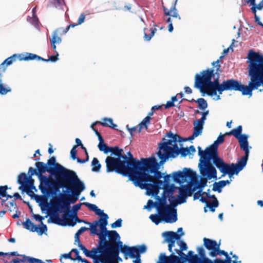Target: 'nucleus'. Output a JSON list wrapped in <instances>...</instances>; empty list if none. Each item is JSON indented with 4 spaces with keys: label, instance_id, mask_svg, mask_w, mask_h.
I'll use <instances>...</instances> for the list:
<instances>
[{
    "label": "nucleus",
    "instance_id": "2",
    "mask_svg": "<svg viewBox=\"0 0 263 263\" xmlns=\"http://www.w3.org/2000/svg\"><path fill=\"white\" fill-rule=\"evenodd\" d=\"M46 164L51 178L55 180L56 187L53 189L55 193H58V196L52 198V204L63 210L70 208V204L75 203L85 190L84 182L75 171L57 163L54 156L48 159Z\"/></svg>",
    "mask_w": 263,
    "mask_h": 263
},
{
    "label": "nucleus",
    "instance_id": "20",
    "mask_svg": "<svg viewBox=\"0 0 263 263\" xmlns=\"http://www.w3.org/2000/svg\"><path fill=\"white\" fill-rule=\"evenodd\" d=\"M126 245L123 246V242L120 239H117L113 243V246H110L108 251L112 252L114 255L119 257L120 252L122 253L124 255V258L127 259V252L128 250L125 247Z\"/></svg>",
    "mask_w": 263,
    "mask_h": 263
},
{
    "label": "nucleus",
    "instance_id": "10",
    "mask_svg": "<svg viewBox=\"0 0 263 263\" xmlns=\"http://www.w3.org/2000/svg\"><path fill=\"white\" fill-rule=\"evenodd\" d=\"M198 167L202 177L200 178V181L197 177L193 184L191 189L194 192L197 189L203 190L207 185L208 180L212 178L217 179V171L211 163V161L200 157Z\"/></svg>",
    "mask_w": 263,
    "mask_h": 263
},
{
    "label": "nucleus",
    "instance_id": "64",
    "mask_svg": "<svg viewBox=\"0 0 263 263\" xmlns=\"http://www.w3.org/2000/svg\"><path fill=\"white\" fill-rule=\"evenodd\" d=\"M39 259L31 256H26V263H38Z\"/></svg>",
    "mask_w": 263,
    "mask_h": 263
},
{
    "label": "nucleus",
    "instance_id": "9",
    "mask_svg": "<svg viewBox=\"0 0 263 263\" xmlns=\"http://www.w3.org/2000/svg\"><path fill=\"white\" fill-rule=\"evenodd\" d=\"M249 76L250 78V85L251 96L252 91L261 85H263V60L254 55L251 52L248 53Z\"/></svg>",
    "mask_w": 263,
    "mask_h": 263
},
{
    "label": "nucleus",
    "instance_id": "43",
    "mask_svg": "<svg viewBox=\"0 0 263 263\" xmlns=\"http://www.w3.org/2000/svg\"><path fill=\"white\" fill-rule=\"evenodd\" d=\"M98 248L97 247L96 248H93L91 250H89L86 248H85L82 251L84 255L88 258H92L93 257V254H98Z\"/></svg>",
    "mask_w": 263,
    "mask_h": 263
},
{
    "label": "nucleus",
    "instance_id": "5",
    "mask_svg": "<svg viewBox=\"0 0 263 263\" xmlns=\"http://www.w3.org/2000/svg\"><path fill=\"white\" fill-rule=\"evenodd\" d=\"M40 158L34 159L37 162L35 163V168L30 167L28 169L29 173H31V176H36L40 182L39 189L43 195L52 198H57L58 193H55L53 187H56L50 180V175H46V172L49 173L47 164L43 162L38 161Z\"/></svg>",
    "mask_w": 263,
    "mask_h": 263
},
{
    "label": "nucleus",
    "instance_id": "26",
    "mask_svg": "<svg viewBox=\"0 0 263 263\" xmlns=\"http://www.w3.org/2000/svg\"><path fill=\"white\" fill-rule=\"evenodd\" d=\"M95 213L96 215L100 217L96 221H99L100 224L103 227H106L108 224V219L109 218L108 215L105 213L103 210L99 209L98 207L95 211Z\"/></svg>",
    "mask_w": 263,
    "mask_h": 263
},
{
    "label": "nucleus",
    "instance_id": "56",
    "mask_svg": "<svg viewBox=\"0 0 263 263\" xmlns=\"http://www.w3.org/2000/svg\"><path fill=\"white\" fill-rule=\"evenodd\" d=\"M51 4L55 8H62L64 4V0H50Z\"/></svg>",
    "mask_w": 263,
    "mask_h": 263
},
{
    "label": "nucleus",
    "instance_id": "33",
    "mask_svg": "<svg viewBox=\"0 0 263 263\" xmlns=\"http://www.w3.org/2000/svg\"><path fill=\"white\" fill-rule=\"evenodd\" d=\"M204 122L200 119L196 120L194 122V131L197 135H201L203 128Z\"/></svg>",
    "mask_w": 263,
    "mask_h": 263
},
{
    "label": "nucleus",
    "instance_id": "16",
    "mask_svg": "<svg viewBox=\"0 0 263 263\" xmlns=\"http://www.w3.org/2000/svg\"><path fill=\"white\" fill-rule=\"evenodd\" d=\"M187 249V245L182 240V263H214L207 257L200 258L198 255L194 254L192 251H189L187 254L183 252Z\"/></svg>",
    "mask_w": 263,
    "mask_h": 263
},
{
    "label": "nucleus",
    "instance_id": "49",
    "mask_svg": "<svg viewBox=\"0 0 263 263\" xmlns=\"http://www.w3.org/2000/svg\"><path fill=\"white\" fill-rule=\"evenodd\" d=\"M11 88L7 85L3 84L2 79H0V94L5 95L7 93L11 92Z\"/></svg>",
    "mask_w": 263,
    "mask_h": 263
},
{
    "label": "nucleus",
    "instance_id": "34",
    "mask_svg": "<svg viewBox=\"0 0 263 263\" xmlns=\"http://www.w3.org/2000/svg\"><path fill=\"white\" fill-rule=\"evenodd\" d=\"M194 193L191 188L182 185V203L185 202L186 197L192 196Z\"/></svg>",
    "mask_w": 263,
    "mask_h": 263
},
{
    "label": "nucleus",
    "instance_id": "53",
    "mask_svg": "<svg viewBox=\"0 0 263 263\" xmlns=\"http://www.w3.org/2000/svg\"><path fill=\"white\" fill-rule=\"evenodd\" d=\"M212 190L213 191H217L218 193L221 192V189L224 186L221 181L218 182H215L213 185Z\"/></svg>",
    "mask_w": 263,
    "mask_h": 263
},
{
    "label": "nucleus",
    "instance_id": "54",
    "mask_svg": "<svg viewBox=\"0 0 263 263\" xmlns=\"http://www.w3.org/2000/svg\"><path fill=\"white\" fill-rule=\"evenodd\" d=\"M219 205V202L218 200L212 201V202L206 203V207H208L210 209V210L212 212H214L215 211V208L218 207Z\"/></svg>",
    "mask_w": 263,
    "mask_h": 263
},
{
    "label": "nucleus",
    "instance_id": "60",
    "mask_svg": "<svg viewBox=\"0 0 263 263\" xmlns=\"http://www.w3.org/2000/svg\"><path fill=\"white\" fill-rule=\"evenodd\" d=\"M83 205L86 206L90 211L95 212L97 210L98 206L92 203H90L87 202H83Z\"/></svg>",
    "mask_w": 263,
    "mask_h": 263
},
{
    "label": "nucleus",
    "instance_id": "41",
    "mask_svg": "<svg viewBox=\"0 0 263 263\" xmlns=\"http://www.w3.org/2000/svg\"><path fill=\"white\" fill-rule=\"evenodd\" d=\"M29 178L28 174L21 173L17 177V183L21 185H25L28 182Z\"/></svg>",
    "mask_w": 263,
    "mask_h": 263
},
{
    "label": "nucleus",
    "instance_id": "40",
    "mask_svg": "<svg viewBox=\"0 0 263 263\" xmlns=\"http://www.w3.org/2000/svg\"><path fill=\"white\" fill-rule=\"evenodd\" d=\"M196 152V149L193 145L189 147H183L182 146V157H185L190 155H193Z\"/></svg>",
    "mask_w": 263,
    "mask_h": 263
},
{
    "label": "nucleus",
    "instance_id": "59",
    "mask_svg": "<svg viewBox=\"0 0 263 263\" xmlns=\"http://www.w3.org/2000/svg\"><path fill=\"white\" fill-rule=\"evenodd\" d=\"M163 108V105H155L152 107L150 112H148L147 115L151 117V116L153 115L154 113L156 112V110L162 109Z\"/></svg>",
    "mask_w": 263,
    "mask_h": 263
},
{
    "label": "nucleus",
    "instance_id": "39",
    "mask_svg": "<svg viewBox=\"0 0 263 263\" xmlns=\"http://www.w3.org/2000/svg\"><path fill=\"white\" fill-rule=\"evenodd\" d=\"M188 101V100H187ZM190 102L195 101L197 104L198 107L201 110H205L208 107V103L203 98H199L197 100H195L194 99H192L191 100H189Z\"/></svg>",
    "mask_w": 263,
    "mask_h": 263
},
{
    "label": "nucleus",
    "instance_id": "52",
    "mask_svg": "<svg viewBox=\"0 0 263 263\" xmlns=\"http://www.w3.org/2000/svg\"><path fill=\"white\" fill-rule=\"evenodd\" d=\"M173 260H170L166 255L165 253H161L159 256V260L157 263H172Z\"/></svg>",
    "mask_w": 263,
    "mask_h": 263
},
{
    "label": "nucleus",
    "instance_id": "55",
    "mask_svg": "<svg viewBox=\"0 0 263 263\" xmlns=\"http://www.w3.org/2000/svg\"><path fill=\"white\" fill-rule=\"evenodd\" d=\"M157 203L153 201L152 199H149L146 205L144 206V209H147L148 211L151 210L153 208H156Z\"/></svg>",
    "mask_w": 263,
    "mask_h": 263
},
{
    "label": "nucleus",
    "instance_id": "46",
    "mask_svg": "<svg viewBox=\"0 0 263 263\" xmlns=\"http://www.w3.org/2000/svg\"><path fill=\"white\" fill-rule=\"evenodd\" d=\"M17 57L16 54H13L10 57L6 59L2 63L1 66H8L11 65L15 60Z\"/></svg>",
    "mask_w": 263,
    "mask_h": 263
},
{
    "label": "nucleus",
    "instance_id": "44",
    "mask_svg": "<svg viewBox=\"0 0 263 263\" xmlns=\"http://www.w3.org/2000/svg\"><path fill=\"white\" fill-rule=\"evenodd\" d=\"M151 117L147 115L139 124L138 132L140 133L142 129L145 128H147V125L150 123Z\"/></svg>",
    "mask_w": 263,
    "mask_h": 263
},
{
    "label": "nucleus",
    "instance_id": "45",
    "mask_svg": "<svg viewBox=\"0 0 263 263\" xmlns=\"http://www.w3.org/2000/svg\"><path fill=\"white\" fill-rule=\"evenodd\" d=\"M91 171L93 172H99L101 168V165L97 158H93L91 161Z\"/></svg>",
    "mask_w": 263,
    "mask_h": 263
},
{
    "label": "nucleus",
    "instance_id": "22",
    "mask_svg": "<svg viewBox=\"0 0 263 263\" xmlns=\"http://www.w3.org/2000/svg\"><path fill=\"white\" fill-rule=\"evenodd\" d=\"M177 235V234L173 231H165L162 234L164 242L168 243V250L170 252H172V249L175 246Z\"/></svg>",
    "mask_w": 263,
    "mask_h": 263
},
{
    "label": "nucleus",
    "instance_id": "6",
    "mask_svg": "<svg viewBox=\"0 0 263 263\" xmlns=\"http://www.w3.org/2000/svg\"><path fill=\"white\" fill-rule=\"evenodd\" d=\"M210 88L205 93L208 96H216L217 100L220 99V95H221L223 91L234 90L240 91L242 95H249L251 97V90L250 82L248 86H245L237 80L234 79H229L224 80L221 84L217 81V79L213 81L211 83Z\"/></svg>",
    "mask_w": 263,
    "mask_h": 263
},
{
    "label": "nucleus",
    "instance_id": "32",
    "mask_svg": "<svg viewBox=\"0 0 263 263\" xmlns=\"http://www.w3.org/2000/svg\"><path fill=\"white\" fill-rule=\"evenodd\" d=\"M108 238L110 246H113V243L117 241V239H120V236L119 234L116 230H107Z\"/></svg>",
    "mask_w": 263,
    "mask_h": 263
},
{
    "label": "nucleus",
    "instance_id": "47",
    "mask_svg": "<svg viewBox=\"0 0 263 263\" xmlns=\"http://www.w3.org/2000/svg\"><path fill=\"white\" fill-rule=\"evenodd\" d=\"M220 243L219 242L216 248V249H215L214 251H211L210 252V255L211 256L215 257L217 255H224V256H225L226 255H227L228 253L227 252H226L224 250H221L220 249Z\"/></svg>",
    "mask_w": 263,
    "mask_h": 263
},
{
    "label": "nucleus",
    "instance_id": "50",
    "mask_svg": "<svg viewBox=\"0 0 263 263\" xmlns=\"http://www.w3.org/2000/svg\"><path fill=\"white\" fill-rule=\"evenodd\" d=\"M98 147L100 151L103 152L105 154H108L110 152L111 146H109L105 142L98 145Z\"/></svg>",
    "mask_w": 263,
    "mask_h": 263
},
{
    "label": "nucleus",
    "instance_id": "29",
    "mask_svg": "<svg viewBox=\"0 0 263 263\" xmlns=\"http://www.w3.org/2000/svg\"><path fill=\"white\" fill-rule=\"evenodd\" d=\"M167 195L165 194L164 191L162 193V199L157 204L156 209L157 211L170 208V204L167 203Z\"/></svg>",
    "mask_w": 263,
    "mask_h": 263
},
{
    "label": "nucleus",
    "instance_id": "8",
    "mask_svg": "<svg viewBox=\"0 0 263 263\" xmlns=\"http://www.w3.org/2000/svg\"><path fill=\"white\" fill-rule=\"evenodd\" d=\"M224 141V136L220 134L214 142L202 151L201 147L198 146V155L200 157L212 160L214 164L222 173V176L227 174L228 170L230 168L229 164L224 163L222 159L218 156V145L222 143Z\"/></svg>",
    "mask_w": 263,
    "mask_h": 263
},
{
    "label": "nucleus",
    "instance_id": "14",
    "mask_svg": "<svg viewBox=\"0 0 263 263\" xmlns=\"http://www.w3.org/2000/svg\"><path fill=\"white\" fill-rule=\"evenodd\" d=\"M32 217L36 221L40 222L39 225L35 224L33 223L29 218H26V220L22 223L24 228L30 232H36L40 236L42 235L43 234H46L47 232L48 228L47 226L43 223V220H44L47 216H42L39 214L32 213Z\"/></svg>",
    "mask_w": 263,
    "mask_h": 263
},
{
    "label": "nucleus",
    "instance_id": "24",
    "mask_svg": "<svg viewBox=\"0 0 263 263\" xmlns=\"http://www.w3.org/2000/svg\"><path fill=\"white\" fill-rule=\"evenodd\" d=\"M108 251H101L99 250L98 254H94L93 257L91 259L93 260V263H111L110 261H108Z\"/></svg>",
    "mask_w": 263,
    "mask_h": 263
},
{
    "label": "nucleus",
    "instance_id": "12",
    "mask_svg": "<svg viewBox=\"0 0 263 263\" xmlns=\"http://www.w3.org/2000/svg\"><path fill=\"white\" fill-rule=\"evenodd\" d=\"M90 234L91 235H97L99 237V242L97 248L101 251H108L110 248L106 227H103L99 221H93L91 226L89 228Z\"/></svg>",
    "mask_w": 263,
    "mask_h": 263
},
{
    "label": "nucleus",
    "instance_id": "21",
    "mask_svg": "<svg viewBox=\"0 0 263 263\" xmlns=\"http://www.w3.org/2000/svg\"><path fill=\"white\" fill-rule=\"evenodd\" d=\"M125 247L128 250L127 257L129 256L130 258H135V257L137 256L141 257V255L146 253L147 250V247L145 244L132 247Z\"/></svg>",
    "mask_w": 263,
    "mask_h": 263
},
{
    "label": "nucleus",
    "instance_id": "27",
    "mask_svg": "<svg viewBox=\"0 0 263 263\" xmlns=\"http://www.w3.org/2000/svg\"><path fill=\"white\" fill-rule=\"evenodd\" d=\"M110 151V153H111V155H114L115 159L122 160V159H126L127 158V156L123 154V149L118 146H111Z\"/></svg>",
    "mask_w": 263,
    "mask_h": 263
},
{
    "label": "nucleus",
    "instance_id": "48",
    "mask_svg": "<svg viewBox=\"0 0 263 263\" xmlns=\"http://www.w3.org/2000/svg\"><path fill=\"white\" fill-rule=\"evenodd\" d=\"M27 20L28 22H29L32 25H33L35 28L39 29H40V21L37 16H34L32 17L30 16H28Z\"/></svg>",
    "mask_w": 263,
    "mask_h": 263
},
{
    "label": "nucleus",
    "instance_id": "17",
    "mask_svg": "<svg viewBox=\"0 0 263 263\" xmlns=\"http://www.w3.org/2000/svg\"><path fill=\"white\" fill-rule=\"evenodd\" d=\"M127 154V158L126 159H123L122 161L125 162V165L129 175L133 174L136 175L137 168L140 166V161L135 158L130 152H128Z\"/></svg>",
    "mask_w": 263,
    "mask_h": 263
},
{
    "label": "nucleus",
    "instance_id": "42",
    "mask_svg": "<svg viewBox=\"0 0 263 263\" xmlns=\"http://www.w3.org/2000/svg\"><path fill=\"white\" fill-rule=\"evenodd\" d=\"M242 126L241 125L238 126L236 128L233 129L231 132L227 133L228 135H233L237 139L242 137Z\"/></svg>",
    "mask_w": 263,
    "mask_h": 263
},
{
    "label": "nucleus",
    "instance_id": "18",
    "mask_svg": "<svg viewBox=\"0 0 263 263\" xmlns=\"http://www.w3.org/2000/svg\"><path fill=\"white\" fill-rule=\"evenodd\" d=\"M32 190H34L35 192H37V189H36L35 186H34V187H26V189H25V192L26 194L31 198H32L33 196H34L36 197L35 200L36 202L39 203V206L41 207V212L42 213H46L47 211V209L46 208H45L42 205V203L45 202V200H47L48 198H50L51 200L52 201L51 204L53 203L52 200V197H47V196L43 195V194L42 195H37L35 194L33 192H32Z\"/></svg>",
    "mask_w": 263,
    "mask_h": 263
},
{
    "label": "nucleus",
    "instance_id": "31",
    "mask_svg": "<svg viewBox=\"0 0 263 263\" xmlns=\"http://www.w3.org/2000/svg\"><path fill=\"white\" fill-rule=\"evenodd\" d=\"M177 1L178 0H176V1L172 4L170 10H168L166 7L163 6V9L165 15L172 16L174 17H177L178 16H179L177 14V10L176 9V5L177 4Z\"/></svg>",
    "mask_w": 263,
    "mask_h": 263
},
{
    "label": "nucleus",
    "instance_id": "57",
    "mask_svg": "<svg viewBox=\"0 0 263 263\" xmlns=\"http://www.w3.org/2000/svg\"><path fill=\"white\" fill-rule=\"evenodd\" d=\"M226 257L225 260H222L220 258H217L214 260V263H231V258L229 256L228 253H227V255H226L224 256Z\"/></svg>",
    "mask_w": 263,
    "mask_h": 263
},
{
    "label": "nucleus",
    "instance_id": "15",
    "mask_svg": "<svg viewBox=\"0 0 263 263\" xmlns=\"http://www.w3.org/2000/svg\"><path fill=\"white\" fill-rule=\"evenodd\" d=\"M106 172H115L124 177L129 176L124 161L115 159V157L108 156L105 159Z\"/></svg>",
    "mask_w": 263,
    "mask_h": 263
},
{
    "label": "nucleus",
    "instance_id": "61",
    "mask_svg": "<svg viewBox=\"0 0 263 263\" xmlns=\"http://www.w3.org/2000/svg\"><path fill=\"white\" fill-rule=\"evenodd\" d=\"M10 189L7 185L0 186V199L4 198V196L6 195V191Z\"/></svg>",
    "mask_w": 263,
    "mask_h": 263
},
{
    "label": "nucleus",
    "instance_id": "35",
    "mask_svg": "<svg viewBox=\"0 0 263 263\" xmlns=\"http://www.w3.org/2000/svg\"><path fill=\"white\" fill-rule=\"evenodd\" d=\"M61 29H56L53 31L51 38L50 39V43L58 45L62 43V38L58 36L59 32L60 31Z\"/></svg>",
    "mask_w": 263,
    "mask_h": 263
},
{
    "label": "nucleus",
    "instance_id": "3",
    "mask_svg": "<svg viewBox=\"0 0 263 263\" xmlns=\"http://www.w3.org/2000/svg\"><path fill=\"white\" fill-rule=\"evenodd\" d=\"M46 164L51 178L55 180L56 187L53 189L55 193H58V196L52 198V204L63 210L70 208V204L75 203L85 190L84 182L75 171L57 163L54 156L48 159Z\"/></svg>",
    "mask_w": 263,
    "mask_h": 263
},
{
    "label": "nucleus",
    "instance_id": "25",
    "mask_svg": "<svg viewBox=\"0 0 263 263\" xmlns=\"http://www.w3.org/2000/svg\"><path fill=\"white\" fill-rule=\"evenodd\" d=\"M82 205H83V203H81V202L78 203L73 205L72 207H71L70 204L69 205L70 208H66V209H65L64 210H63L61 208L57 206L56 205H54L53 204H52V205L53 206V207L61 210V212L63 213L64 214H65L67 212H68V213L70 212V213H72V215L78 214V212L81 210V208Z\"/></svg>",
    "mask_w": 263,
    "mask_h": 263
},
{
    "label": "nucleus",
    "instance_id": "13",
    "mask_svg": "<svg viewBox=\"0 0 263 263\" xmlns=\"http://www.w3.org/2000/svg\"><path fill=\"white\" fill-rule=\"evenodd\" d=\"M149 218L156 225L162 222L174 223L178 219L177 209L169 208L162 209L157 211V213L150 215Z\"/></svg>",
    "mask_w": 263,
    "mask_h": 263
},
{
    "label": "nucleus",
    "instance_id": "38",
    "mask_svg": "<svg viewBox=\"0 0 263 263\" xmlns=\"http://www.w3.org/2000/svg\"><path fill=\"white\" fill-rule=\"evenodd\" d=\"M177 96H181V92L178 93L176 96L172 97L171 98V100L167 101L165 105L163 104L164 109H167L170 108L175 106V102L178 101Z\"/></svg>",
    "mask_w": 263,
    "mask_h": 263
},
{
    "label": "nucleus",
    "instance_id": "62",
    "mask_svg": "<svg viewBox=\"0 0 263 263\" xmlns=\"http://www.w3.org/2000/svg\"><path fill=\"white\" fill-rule=\"evenodd\" d=\"M70 157L73 160H75L78 158L77 150L76 146H73L70 151Z\"/></svg>",
    "mask_w": 263,
    "mask_h": 263
},
{
    "label": "nucleus",
    "instance_id": "36",
    "mask_svg": "<svg viewBox=\"0 0 263 263\" xmlns=\"http://www.w3.org/2000/svg\"><path fill=\"white\" fill-rule=\"evenodd\" d=\"M103 122L101 123V125L103 127H110L113 129L118 130L116 128L117 125L113 123L112 119L109 118H104L103 119Z\"/></svg>",
    "mask_w": 263,
    "mask_h": 263
},
{
    "label": "nucleus",
    "instance_id": "23",
    "mask_svg": "<svg viewBox=\"0 0 263 263\" xmlns=\"http://www.w3.org/2000/svg\"><path fill=\"white\" fill-rule=\"evenodd\" d=\"M176 238V242L179 248L175 249L174 251L177 254V255H175L172 250V253L169 256H167V258L170 260L172 261L173 260L172 263H181V234H178Z\"/></svg>",
    "mask_w": 263,
    "mask_h": 263
},
{
    "label": "nucleus",
    "instance_id": "4",
    "mask_svg": "<svg viewBox=\"0 0 263 263\" xmlns=\"http://www.w3.org/2000/svg\"><path fill=\"white\" fill-rule=\"evenodd\" d=\"M156 190H146L148 196L157 195L160 189L167 195L170 208L177 209L181 204V170L174 172L164 177V180L160 181L156 186Z\"/></svg>",
    "mask_w": 263,
    "mask_h": 263
},
{
    "label": "nucleus",
    "instance_id": "30",
    "mask_svg": "<svg viewBox=\"0 0 263 263\" xmlns=\"http://www.w3.org/2000/svg\"><path fill=\"white\" fill-rule=\"evenodd\" d=\"M203 245L206 249L211 251H214L218 243H217L216 240H212L209 238L204 237L203 239Z\"/></svg>",
    "mask_w": 263,
    "mask_h": 263
},
{
    "label": "nucleus",
    "instance_id": "58",
    "mask_svg": "<svg viewBox=\"0 0 263 263\" xmlns=\"http://www.w3.org/2000/svg\"><path fill=\"white\" fill-rule=\"evenodd\" d=\"M123 220L120 218L118 219L115 222L111 223L110 226L112 229H116L121 228L122 226Z\"/></svg>",
    "mask_w": 263,
    "mask_h": 263
},
{
    "label": "nucleus",
    "instance_id": "1",
    "mask_svg": "<svg viewBox=\"0 0 263 263\" xmlns=\"http://www.w3.org/2000/svg\"><path fill=\"white\" fill-rule=\"evenodd\" d=\"M156 154L160 160L159 162L154 156L141 158L136 175L130 178L136 186L142 190H156L159 182L164 180V177L169 175L159 169L170 158H175L181 154V135L172 131L167 132L158 143Z\"/></svg>",
    "mask_w": 263,
    "mask_h": 263
},
{
    "label": "nucleus",
    "instance_id": "63",
    "mask_svg": "<svg viewBox=\"0 0 263 263\" xmlns=\"http://www.w3.org/2000/svg\"><path fill=\"white\" fill-rule=\"evenodd\" d=\"M59 54L58 52H56V53H54L53 54L49 57V58H48V61H49V62H51L55 63L59 60Z\"/></svg>",
    "mask_w": 263,
    "mask_h": 263
},
{
    "label": "nucleus",
    "instance_id": "51",
    "mask_svg": "<svg viewBox=\"0 0 263 263\" xmlns=\"http://www.w3.org/2000/svg\"><path fill=\"white\" fill-rule=\"evenodd\" d=\"M26 256L27 255L25 254H21L18 257L13 258L11 261H9V263H21V262H26Z\"/></svg>",
    "mask_w": 263,
    "mask_h": 263
},
{
    "label": "nucleus",
    "instance_id": "19",
    "mask_svg": "<svg viewBox=\"0 0 263 263\" xmlns=\"http://www.w3.org/2000/svg\"><path fill=\"white\" fill-rule=\"evenodd\" d=\"M197 175L195 171L190 168H184L182 171V183L185 181H188L187 185H185L186 187L191 188L193 184L197 178Z\"/></svg>",
    "mask_w": 263,
    "mask_h": 263
},
{
    "label": "nucleus",
    "instance_id": "11",
    "mask_svg": "<svg viewBox=\"0 0 263 263\" xmlns=\"http://www.w3.org/2000/svg\"><path fill=\"white\" fill-rule=\"evenodd\" d=\"M248 138V136L247 135L243 134L240 138L238 139L240 147L245 152V155L238 161L237 163L229 164L230 168L227 172V174H228L229 177H231L234 174H238L247 164L249 154Z\"/></svg>",
    "mask_w": 263,
    "mask_h": 263
},
{
    "label": "nucleus",
    "instance_id": "37",
    "mask_svg": "<svg viewBox=\"0 0 263 263\" xmlns=\"http://www.w3.org/2000/svg\"><path fill=\"white\" fill-rule=\"evenodd\" d=\"M19 58L20 61H28L37 60L38 58V55L34 53L26 52L25 54L23 55V57H21V55H19Z\"/></svg>",
    "mask_w": 263,
    "mask_h": 263
},
{
    "label": "nucleus",
    "instance_id": "28",
    "mask_svg": "<svg viewBox=\"0 0 263 263\" xmlns=\"http://www.w3.org/2000/svg\"><path fill=\"white\" fill-rule=\"evenodd\" d=\"M84 223L85 224H88L90 226V227L91 226L92 222H89L85 221L83 220H82L79 218L78 216V214L72 215L71 218L67 222V224H61L62 226H68L69 227H74L77 223Z\"/></svg>",
    "mask_w": 263,
    "mask_h": 263
},
{
    "label": "nucleus",
    "instance_id": "7",
    "mask_svg": "<svg viewBox=\"0 0 263 263\" xmlns=\"http://www.w3.org/2000/svg\"><path fill=\"white\" fill-rule=\"evenodd\" d=\"M223 56H221L219 59L212 63L213 68H208L202 70L200 73L196 74L194 87L199 89L200 92L203 93V96L204 93L210 88L211 83H213L211 81L212 78H214V81L217 79V81L219 82L220 73L222 72L219 63L220 59Z\"/></svg>",
    "mask_w": 263,
    "mask_h": 263
}]
</instances>
